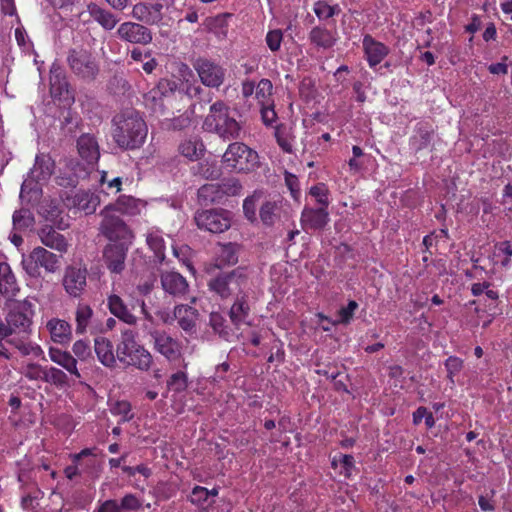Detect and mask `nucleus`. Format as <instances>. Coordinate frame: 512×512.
<instances>
[{"mask_svg": "<svg viewBox=\"0 0 512 512\" xmlns=\"http://www.w3.org/2000/svg\"><path fill=\"white\" fill-rule=\"evenodd\" d=\"M147 124L135 109H126L112 118V138L122 150H136L145 143Z\"/></svg>", "mask_w": 512, "mask_h": 512, "instance_id": "1", "label": "nucleus"}, {"mask_svg": "<svg viewBox=\"0 0 512 512\" xmlns=\"http://www.w3.org/2000/svg\"><path fill=\"white\" fill-rule=\"evenodd\" d=\"M202 129L217 135L221 140L234 141L241 138L243 125L238 121L231 107L223 100L215 101L203 120Z\"/></svg>", "mask_w": 512, "mask_h": 512, "instance_id": "2", "label": "nucleus"}, {"mask_svg": "<svg viewBox=\"0 0 512 512\" xmlns=\"http://www.w3.org/2000/svg\"><path fill=\"white\" fill-rule=\"evenodd\" d=\"M6 323H0V337L29 335L34 316L33 304L25 300H13L7 304Z\"/></svg>", "mask_w": 512, "mask_h": 512, "instance_id": "3", "label": "nucleus"}, {"mask_svg": "<svg viewBox=\"0 0 512 512\" xmlns=\"http://www.w3.org/2000/svg\"><path fill=\"white\" fill-rule=\"evenodd\" d=\"M116 356L125 366H133L140 371H148L153 364L152 354L136 341L132 330L122 332L121 340L116 347Z\"/></svg>", "mask_w": 512, "mask_h": 512, "instance_id": "4", "label": "nucleus"}, {"mask_svg": "<svg viewBox=\"0 0 512 512\" xmlns=\"http://www.w3.org/2000/svg\"><path fill=\"white\" fill-rule=\"evenodd\" d=\"M248 282V269L239 266L231 271L219 272L208 280L207 286L210 292L225 300L244 292Z\"/></svg>", "mask_w": 512, "mask_h": 512, "instance_id": "5", "label": "nucleus"}, {"mask_svg": "<svg viewBox=\"0 0 512 512\" xmlns=\"http://www.w3.org/2000/svg\"><path fill=\"white\" fill-rule=\"evenodd\" d=\"M221 162L229 172L248 174L259 167V156L245 143L234 140L222 155Z\"/></svg>", "mask_w": 512, "mask_h": 512, "instance_id": "6", "label": "nucleus"}, {"mask_svg": "<svg viewBox=\"0 0 512 512\" xmlns=\"http://www.w3.org/2000/svg\"><path fill=\"white\" fill-rule=\"evenodd\" d=\"M100 215L102 221L99 232L109 240V243H133V231L119 215L113 212V206H105Z\"/></svg>", "mask_w": 512, "mask_h": 512, "instance_id": "7", "label": "nucleus"}, {"mask_svg": "<svg viewBox=\"0 0 512 512\" xmlns=\"http://www.w3.org/2000/svg\"><path fill=\"white\" fill-rule=\"evenodd\" d=\"M67 64L78 78L87 82L94 81L100 70L95 57L84 48L69 49Z\"/></svg>", "mask_w": 512, "mask_h": 512, "instance_id": "8", "label": "nucleus"}, {"mask_svg": "<svg viewBox=\"0 0 512 512\" xmlns=\"http://www.w3.org/2000/svg\"><path fill=\"white\" fill-rule=\"evenodd\" d=\"M24 269L31 276L39 274L43 267L47 272L54 273L59 267V257L43 247L34 248L27 258L22 261Z\"/></svg>", "mask_w": 512, "mask_h": 512, "instance_id": "9", "label": "nucleus"}, {"mask_svg": "<svg viewBox=\"0 0 512 512\" xmlns=\"http://www.w3.org/2000/svg\"><path fill=\"white\" fill-rule=\"evenodd\" d=\"M201 83L208 88H219L225 81V69L218 63L206 58H198L194 61Z\"/></svg>", "mask_w": 512, "mask_h": 512, "instance_id": "10", "label": "nucleus"}, {"mask_svg": "<svg viewBox=\"0 0 512 512\" xmlns=\"http://www.w3.org/2000/svg\"><path fill=\"white\" fill-rule=\"evenodd\" d=\"M194 219L199 229L211 233H222L231 225L228 212L222 209L198 211L195 214Z\"/></svg>", "mask_w": 512, "mask_h": 512, "instance_id": "11", "label": "nucleus"}, {"mask_svg": "<svg viewBox=\"0 0 512 512\" xmlns=\"http://www.w3.org/2000/svg\"><path fill=\"white\" fill-rule=\"evenodd\" d=\"M153 348L168 361H176L181 357L182 346L180 342L164 330L153 329L149 331Z\"/></svg>", "mask_w": 512, "mask_h": 512, "instance_id": "12", "label": "nucleus"}, {"mask_svg": "<svg viewBox=\"0 0 512 512\" xmlns=\"http://www.w3.org/2000/svg\"><path fill=\"white\" fill-rule=\"evenodd\" d=\"M132 244L108 243L103 248L102 259L111 273L120 274L125 269V260Z\"/></svg>", "mask_w": 512, "mask_h": 512, "instance_id": "13", "label": "nucleus"}, {"mask_svg": "<svg viewBox=\"0 0 512 512\" xmlns=\"http://www.w3.org/2000/svg\"><path fill=\"white\" fill-rule=\"evenodd\" d=\"M116 34L120 40L131 44L148 45L153 40V34L149 28L131 21L120 24Z\"/></svg>", "mask_w": 512, "mask_h": 512, "instance_id": "14", "label": "nucleus"}, {"mask_svg": "<svg viewBox=\"0 0 512 512\" xmlns=\"http://www.w3.org/2000/svg\"><path fill=\"white\" fill-rule=\"evenodd\" d=\"M62 285L65 292L73 298H79L85 291L87 285L86 268L68 266L64 271Z\"/></svg>", "mask_w": 512, "mask_h": 512, "instance_id": "15", "label": "nucleus"}, {"mask_svg": "<svg viewBox=\"0 0 512 512\" xmlns=\"http://www.w3.org/2000/svg\"><path fill=\"white\" fill-rule=\"evenodd\" d=\"M63 202L69 209L75 208L83 211L86 215L93 214L97 206L100 204V199L94 193L85 190H78L67 194Z\"/></svg>", "mask_w": 512, "mask_h": 512, "instance_id": "16", "label": "nucleus"}, {"mask_svg": "<svg viewBox=\"0 0 512 512\" xmlns=\"http://www.w3.org/2000/svg\"><path fill=\"white\" fill-rule=\"evenodd\" d=\"M435 135V129L430 122L420 121L414 126L409 146L415 153L428 149L433 145Z\"/></svg>", "mask_w": 512, "mask_h": 512, "instance_id": "17", "label": "nucleus"}, {"mask_svg": "<svg viewBox=\"0 0 512 512\" xmlns=\"http://www.w3.org/2000/svg\"><path fill=\"white\" fill-rule=\"evenodd\" d=\"M161 287L174 298H183L189 292L186 278L176 271H163L160 274Z\"/></svg>", "mask_w": 512, "mask_h": 512, "instance_id": "18", "label": "nucleus"}, {"mask_svg": "<svg viewBox=\"0 0 512 512\" xmlns=\"http://www.w3.org/2000/svg\"><path fill=\"white\" fill-rule=\"evenodd\" d=\"M163 4L159 2H140L133 6L132 16L141 23L157 25L163 19Z\"/></svg>", "mask_w": 512, "mask_h": 512, "instance_id": "19", "label": "nucleus"}, {"mask_svg": "<svg viewBox=\"0 0 512 512\" xmlns=\"http://www.w3.org/2000/svg\"><path fill=\"white\" fill-rule=\"evenodd\" d=\"M329 220V212L324 207H304L301 213V224L304 229L322 230Z\"/></svg>", "mask_w": 512, "mask_h": 512, "instance_id": "20", "label": "nucleus"}, {"mask_svg": "<svg viewBox=\"0 0 512 512\" xmlns=\"http://www.w3.org/2000/svg\"><path fill=\"white\" fill-rule=\"evenodd\" d=\"M94 311L89 304L78 303L75 309V323L76 334L83 335L90 330L91 333H96L98 330V323L93 319Z\"/></svg>", "mask_w": 512, "mask_h": 512, "instance_id": "21", "label": "nucleus"}, {"mask_svg": "<svg viewBox=\"0 0 512 512\" xmlns=\"http://www.w3.org/2000/svg\"><path fill=\"white\" fill-rule=\"evenodd\" d=\"M250 312L251 308L248 302V294L246 291H244L234 297V301L229 309L228 316L233 326L239 329L241 325L246 323Z\"/></svg>", "mask_w": 512, "mask_h": 512, "instance_id": "22", "label": "nucleus"}, {"mask_svg": "<svg viewBox=\"0 0 512 512\" xmlns=\"http://www.w3.org/2000/svg\"><path fill=\"white\" fill-rule=\"evenodd\" d=\"M45 327L54 343L65 345L72 339V326L64 319L51 318Z\"/></svg>", "mask_w": 512, "mask_h": 512, "instance_id": "23", "label": "nucleus"}, {"mask_svg": "<svg viewBox=\"0 0 512 512\" xmlns=\"http://www.w3.org/2000/svg\"><path fill=\"white\" fill-rule=\"evenodd\" d=\"M77 149L80 157L88 164H95L100 157L98 142L92 134H82L77 140Z\"/></svg>", "mask_w": 512, "mask_h": 512, "instance_id": "24", "label": "nucleus"}, {"mask_svg": "<svg viewBox=\"0 0 512 512\" xmlns=\"http://www.w3.org/2000/svg\"><path fill=\"white\" fill-rule=\"evenodd\" d=\"M362 43L370 67H375L381 63L389 53L388 47L376 41L371 35H365Z\"/></svg>", "mask_w": 512, "mask_h": 512, "instance_id": "25", "label": "nucleus"}, {"mask_svg": "<svg viewBox=\"0 0 512 512\" xmlns=\"http://www.w3.org/2000/svg\"><path fill=\"white\" fill-rule=\"evenodd\" d=\"M309 42L318 49H331L338 40L337 32L323 26L313 27L308 35Z\"/></svg>", "mask_w": 512, "mask_h": 512, "instance_id": "26", "label": "nucleus"}, {"mask_svg": "<svg viewBox=\"0 0 512 512\" xmlns=\"http://www.w3.org/2000/svg\"><path fill=\"white\" fill-rule=\"evenodd\" d=\"M20 290L12 268L7 262H0V294L4 297H14Z\"/></svg>", "mask_w": 512, "mask_h": 512, "instance_id": "27", "label": "nucleus"}, {"mask_svg": "<svg viewBox=\"0 0 512 512\" xmlns=\"http://www.w3.org/2000/svg\"><path fill=\"white\" fill-rule=\"evenodd\" d=\"M87 11L90 17L97 22L104 30H113L119 22V18L114 13L101 7L96 3H89Z\"/></svg>", "mask_w": 512, "mask_h": 512, "instance_id": "28", "label": "nucleus"}, {"mask_svg": "<svg viewBox=\"0 0 512 512\" xmlns=\"http://www.w3.org/2000/svg\"><path fill=\"white\" fill-rule=\"evenodd\" d=\"M107 307L112 315L126 324L134 325L137 322L136 316L133 315L131 310L125 304L123 299L116 295L111 294L107 298Z\"/></svg>", "mask_w": 512, "mask_h": 512, "instance_id": "29", "label": "nucleus"}, {"mask_svg": "<svg viewBox=\"0 0 512 512\" xmlns=\"http://www.w3.org/2000/svg\"><path fill=\"white\" fill-rule=\"evenodd\" d=\"M107 206H113L114 213L120 212L129 216H137L145 208L146 203L132 196L121 195L115 203H110Z\"/></svg>", "mask_w": 512, "mask_h": 512, "instance_id": "30", "label": "nucleus"}, {"mask_svg": "<svg viewBox=\"0 0 512 512\" xmlns=\"http://www.w3.org/2000/svg\"><path fill=\"white\" fill-rule=\"evenodd\" d=\"M39 237L43 245L60 253L66 252L68 243L66 238L56 231L53 226L46 225L39 231Z\"/></svg>", "mask_w": 512, "mask_h": 512, "instance_id": "31", "label": "nucleus"}, {"mask_svg": "<svg viewBox=\"0 0 512 512\" xmlns=\"http://www.w3.org/2000/svg\"><path fill=\"white\" fill-rule=\"evenodd\" d=\"M199 316L198 311L189 305H176L174 308V317L178 325L185 332H193L196 327V320Z\"/></svg>", "mask_w": 512, "mask_h": 512, "instance_id": "32", "label": "nucleus"}, {"mask_svg": "<svg viewBox=\"0 0 512 512\" xmlns=\"http://www.w3.org/2000/svg\"><path fill=\"white\" fill-rule=\"evenodd\" d=\"M94 351L102 365L108 368L115 366L117 356L114 354V347L109 339L101 336L96 337L94 339Z\"/></svg>", "mask_w": 512, "mask_h": 512, "instance_id": "33", "label": "nucleus"}, {"mask_svg": "<svg viewBox=\"0 0 512 512\" xmlns=\"http://www.w3.org/2000/svg\"><path fill=\"white\" fill-rule=\"evenodd\" d=\"M178 149L182 156L191 161L200 159L206 151L205 145L198 135H193L184 139L180 143Z\"/></svg>", "mask_w": 512, "mask_h": 512, "instance_id": "34", "label": "nucleus"}, {"mask_svg": "<svg viewBox=\"0 0 512 512\" xmlns=\"http://www.w3.org/2000/svg\"><path fill=\"white\" fill-rule=\"evenodd\" d=\"M49 357L54 363L66 369L70 374L80 378V373L77 368V360L69 352L50 347Z\"/></svg>", "mask_w": 512, "mask_h": 512, "instance_id": "35", "label": "nucleus"}, {"mask_svg": "<svg viewBox=\"0 0 512 512\" xmlns=\"http://www.w3.org/2000/svg\"><path fill=\"white\" fill-rule=\"evenodd\" d=\"M53 171L54 161L49 155L40 154L36 156L34 166L31 169V175L37 182L50 178Z\"/></svg>", "mask_w": 512, "mask_h": 512, "instance_id": "36", "label": "nucleus"}, {"mask_svg": "<svg viewBox=\"0 0 512 512\" xmlns=\"http://www.w3.org/2000/svg\"><path fill=\"white\" fill-rule=\"evenodd\" d=\"M282 202L266 200L259 208V217L265 226H272L280 219Z\"/></svg>", "mask_w": 512, "mask_h": 512, "instance_id": "37", "label": "nucleus"}, {"mask_svg": "<svg viewBox=\"0 0 512 512\" xmlns=\"http://www.w3.org/2000/svg\"><path fill=\"white\" fill-rule=\"evenodd\" d=\"M42 214L45 219L55 225L58 229L64 230L68 228L69 224L62 216V210L59 208L55 201H49L42 205Z\"/></svg>", "mask_w": 512, "mask_h": 512, "instance_id": "38", "label": "nucleus"}, {"mask_svg": "<svg viewBox=\"0 0 512 512\" xmlns=\"http://www.w3.org/2000/svg\"><path fill=\"white\" fill-rule=\"evenodd\" d=\"M197 197L199 203L205 206L209 204L223 202V198L218 183H209L202 185L198 189Z\"/></svg>", "mask_w": 512, "mask_h": 512, "instance_id": "39", "label": "nucleus"}, {"mask_svg": "<svg viewBox=\"0 0 512 512\" xmlns=\"http://www.w3.org/2000/svg\"><path fill=\"white\" fill-rule=\"evenodd\" d=\"M28 335H20V337L12 336L7 339V343L12 344L24 356L33 355L39 357L43 350L39 345L27 341Z\"/></svg>", "mask_w": 512, "mask_h": 512, "instance_id": "40", "label": "nucleus"}, {"mask_svg": "<svg viewBox=\"0 0 512 512\" xmlns=\"http://www.w3.org/2000/svg\"><path fill=\"white\" fill-rule=\"evenodd\" d=\"M209 326L214 333L218 334L220 338L227 340L231 335V329L227 324L225 316L217 311H213L209 315Z\"/></svg>", "mask_w": 512, "mask_h": 512, "instance_id": "41", "label": "nucleus"}, {"mask_svg": "<svg viewBox=\"0 0 512 512\" xmlns=\"http://www.w3.org/2000/svg\"><path fill=\"white\" fill-rule=\"evenodd\" d=\"M240 251V245L236 243L222 244L218 254V259L222 265H235L238 263V254Z\"/></svg>", "mask_w": 512, "mask_h": 512, "instance_id": "42", "label": "nucleus"}, {"mask_svg": "<svg viewBox=\"0 0 512 512\" xmlns=\"http://www.w3.org/2000/svg\"><path fill=\"white\" fill-rule=\"evenodd\" d=\"M14 229L24 231L32 228L35 224V218L29 209H20L13 213L12 217Z\"/></svg>", "mask_w": 512, "mask_h": 512, "instance_id": "43", "label": "nucleus"}, {"mask_svg": "<svg viewBox=\"0 0 512 512\" xmlns=\"http://www.w3.org/2000/svg\"><path fill=\"white\" fill-rule=\"evenodd\" d=\"M97 450L96 447L93 448H84L79 453L71 455L72 458V465L67 466L64 469L65 476L72 480L75 476L81 474V471L78 468V465L80 463V460L84 457L88 456H96L95 451Z\"/></svg>", "mask_w": 512, "mask_h": 512, "instance_id": "44", "label": "nucleus"}, {"mask_svg": "<svg viewBox=\"0 0 512 512\" xmlns=\"http://www.w3.org/2000/svg\"><path fill=\"white\" fill-rule=\"evenodd\" d=\"M146 242L153 251L156 261L162 263L165 260V243L163 237L158 232H151L148 233Z\"/></svg>", "mask_w": 512, "mask_h": 512, "instance_id": "45", "label": "nucleus"}, {"mask_svg": "<svg viewBox=\"0 0 512 512\" xmlns=\"http://www.w3.org/2000/svg\"><path fill=\"white\" fill-rule=\"evenodd\" d=\"M233 14L222 13L207 19V27L217 35L226 36L228 31V18Z\"/></svg>", "mask_w": 512, "mask_h": 512, "instance_id": "46", "label": "nucleus"}, {"mask_svg": "<svg viewBox=\"0 0 512 512\" xmlns=\"http://www.w3.org/2000/svg\"><path fill=\"white\" fill-rule=\"evenodd\" d=\"M195 174L205 179L216 180L220 178L222 171L215 161H203L198 163Z\"/></svg>", "mask_w": 512, "mask_h": 512, "instance_id": "47", "label": "nucleus"}, {"mask_svg": "<svg viewBox=\"0 0 512 512\" xmlns=\"http://www.w3.org/2000/svg\"><path fill=\"white\" fill-rule=\"evenodd\" d=\"M50 83L53 90L59 94L63 91H68V82L63 69L56 64H53L50 69Z\"/></svg>", "mask_w": 512, "mask_h": 512, "instance_id": "48", "label": "nucleus"}, {"mask_svg": "<svg viewBox=\"0 0 512 512\" xmlns=\"http://www.w3.org/2000/svg\"><path fill=\"white\" fill-rule=\"evenodd\" d=\"M183 91L186 96L190 99H198L199 101H203L204 103H209L212 100V93L209 91H205L200 85L196 83L187 82L183 88Z\"/></svg>", "mask_w": 512, "mask_h": 512, "instance_id": "49", "label": "nucleus"}, {"mask_svg": "<svg viewBox=\"0 0 512 512\" xmlns=\"http://www.w3.org/2000/svg\"><path fill=\"white\" fill-rule=\"evenodd\" d=\"M218 184L223 200L229 196H239L243 189L241 182L234 177L224 179Z\"/></svg>", "mask_w": 512, "mask_h": 512, "instance_id": "50", "label": "nucleus"}, {"mask_svg": "<svg viewBox=\"0 0 512 512\" xmlns=\"http://www.w3.org/2000/svg\"><path fill=\"white\" fill-rule=\"evenodd\" d=\"M177 89V83L173 80L169 79H161L155 88L150 91L152 94V98L155 100L156 98L168 97L173 94Z\"/></svg>", "mask_w": 512, "mask_h": 512, "instance_id": "51", "label": "nucleus"}, {"mask_svg": "<svg viewBox=\"0 0 512 512\" xmlns=\"http://www.w3.org/2000/svg\"><path fill=\"white\" fill-rule=\"evenodd\" d=\"M132 407L130 402L126 400L115 401L110 406L111 414L115 416H121V422H129L133 419V414L131 413Z\"/></svg>", "mask_w": 512, "mask_h": 512, "instance_id": "52", "label": "nucleus"}, {"mask_svg": "<svg viewBox=\"0 0 512 512\" xmlns=\"http://www.w3.org/2000/svg\"><path fill=\"white\" fill-rule=\"evenodd\" d=\"M43 381L62 387L67 384L68 377L62 370L56 367H46Z\"/></svg>", "mask_w": 512, "mask_h": 512, "instance_id": "53", "label": "nucleus"}, {"mask_svg": "<svg viewBox=\"0 0 512 512\" xmlns=\"http://www.w3.org/2000/svg\"><path fill=\"white\" fill-rule=\"evenodd\" d=\"M167 386L170 390L181 393L188 387V377L183 371L173 373L167 381Z\"/></svg>", "mask_w": 512, "mask_h": 512, "instance_id": "54", "label": "nucleus"}, {"mask_svg": "<svg viewBox=\"0 0 512 512\" xmlns=\"http://www.w3.org/2000/svg\"><path fill=\"white\" fill-rule=\"evenodd\" d=\"M314 13L320 20H326L339 13L338 5L330 6L326 1L319 0L314 4Z\"/></svg>", "mask_w": 512, "mask_h": 512, "instance_id": "55", "label": "nucleus"}, {"mask_svg": "<svg viewBox=\"0 0 512 512\" xmlns=\"http://www.w3.org/2000/svg\"><path fill=\"white\" fill-rule=\"evenodd\" d=\"M188 499L193 505L199 508H205L211 504L208 503V489L202 486H195Z\"/></svg>", "mask_w": 512, "mask_h": 512, "instance_id": "56", "label": "nucleus"}, {"mask_svg": "<svg viewBox=\"0 0 512 512\" xmlns=\"http://www.w3.org/2000/svg\"><path fill=\"white\" fill-rule=\"evenodd\" d=\"M358 308V303L354 300H350L345 307H341L337 312L338 319L336 323L347 325L351 322L354 316L355 310Z\"/></svg>", "mask_w": 512, "mask_h": 512, "instance_id": "57", "label": "nucleus"}, {"mask_svg": "<svg viewBox=\"0 0 512 512\" xmlns=\"http://www.w3.org/2000/svg\"><path fill=\"white\" fill-rule=\"evenodd\" d=\"M328 188L324 183H318L310 188V195L313 196L320 207L327 208L329 205Z\"/></svg>", "mask_w": 512, "mask_h": 512, "instance_id": "58", "label": "nucleus"}, {"mask_svg": "<svg viewBox=\"0 0 512 512\" xmlns=\"http://www.w3.org/2000/svg\"><path fill=\"white\" fill-rule=\"evenodd\" d=\"M445 368L447 370V377L451 383H454V376L457 375L463 368V360L457 356H449L445 360Z\"/></svg>", "mask_w": 512, "mask_h": 512, "instance_id": "59", "label": "nucleus"}, {"mask_svg": "<svg viewBox=\"0 0 512 512\" xmlns=\"http://www.w3.org/2000/svg\"><path fill=\"white\" fill-rule=\"evenodd\" d=\"M79 122L80 119L76 114H73L71 111H67L63 116L61 128L66 134L73 136L78 128Z\"/></svg>", "mask_w": 512, "mask_h": 512, "instance_id": "60", "label": "nucleus"}, {"mask_svg": "<svg viewBox=\"0 0 512 512\" xmlns=\"http://www.w3.org/2000/svg\"><path fill=\"white\" fill-rule=\"evenodd\" d=\"M283 40V32L280 29L270 30L266 34V44L271 52H277L280 50L281 43Z\"/></svg>", "mask_w": 512, "mask_h": 512, "instance_id": "61", "label": "nucleus"}, {"mask_svg": "<svg viewBox=\"0 0 512 512\" xmlns=\"http://www.w3.org/2000/svg\"><path fill=\"white\" fill-rule=\"evenodd\" d=\"M273 85L269 79H261L259 83L256 85L255 94L256 98L261 102L264 101L272 95Z\"/></svg>", "mask_w": 512, "mask_h": 512, "instance_id": "62", "label": "nucleus"}, {"mask_svg": "<svg viewBox=\"0 0 512 512\" xmlns=\"http://www.w3.org/2000/svg\"><path fill=\"white\" fill-rule=\"evenodd\" d=\"M46 367L37 363H29L25 366L23 374L29 380H44Z\"/></svg>", "mask_w": 512, "mask_h": 512, "instance_id": "63", "label": "nucleus"}, {"mask_svg": "<svg viewBox=\"0 0 512 512\" xmlns=\"http://www.w3.org/2000/svg\"><path fill=\"white\" fill-rule=\"evenodd\" d=\"M72 351L75 354V356L81 361H85L91 357L90 345L87 341L82 339L77 340L73 344Z\"/></svg>", "mask_w": 512, "mask_h": 512, "instance_id": "64", "label": "nucleus"}]
</instances>
